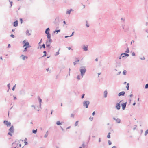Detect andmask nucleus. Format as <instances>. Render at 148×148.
<instances>
[{
    "label": "nucleus",
    "mask_w": 148,
    "mask_h": 148,
    "mask_svg": "<svg viewBox=\"0 0 148 148\" xmlns=\"http://www.w3.org/2000/svg\"><path fill=\"white\" fill-rule=\"evenodd\" d=\"M27 140L26 139H25V145H26L27 144V142H26V140Z\"/></svg>",
    "instance_id": "obj_48"
},
{
    "label": "nucleus",
    "mask_w": 148,
    "mask_h": 148,
    "mask_svg": "<svg viewBox=\"0 0 148 148\" xmlns=\"http://www.w3.org/2000/svg\"><path fill=\"white\" fill-rule=\"evenodd\" d=\"M21 57H22V59L23 60H24L25 59L27 58V56L23 55H22L21 56Z\"/></svg>",
    "instance_id": "obj_16"
},
{
    "label": "nucleus",
    "mask_w": 148,
    "mask_h": 148,
    "mask_svg": "<svg viewBox=\"0 0 148 148\" xmlns=\"http://www.w3.org/2000/svg\"><path fill=\"white\" fill-rule=\"evenodd\" d=\"M104 96L105 97H106L107 96V92L106 90L104 92Z\"/></svg>",
    "instance_id": "obj_18"
},
{
    "label": "nucleus",
    "mask_w": 148,
    "mask_h": 148,
    "mask_svg": "<svg viewBox=\"0 0 148 148\" xmlns=\"http://www.w3.org/2000/svg\"><path fill=\"white\" fill-rule=\"evenodd\" d=\"M126 53H129V50L128 48H127L126 50V51H125Z\"/></svg>",
    "instance_id": "obj_43"
},
{
    "label": "nucleus",
    "mask_w": 148,
    "mask_h": 148,
    "mask_svg": "<svg viewBox=\"0 0 148 148\" xmlns=\"http://www.w3.org/2000/svg\"><path fill=\"white\" fill-rule=\"evenodd\" d=\"M86 26L87 27H89V24L86 23Z\"/></svg>",
    "instance_id": "obj_44"
},
{
    "label": "nucleus",
    "mask_w": 148,
    "mask_h": 148,
    "mask_svg": "<svg viewBox=\"0 0 148 148\" xmlns=\"http://www.w3.org/2000/svg\"><path fill=\"white\" fill-rule=\"evenodd\" d=\"M83 49L85 51H86L87 50V47H84Z\"/></svg>",
    "instance_id": "obj_31"
},
{
    "label": "nucleus",
    "mask_w": 148,
    "mask_h": 148,
    "mask_svg": "<svg viewBox=\"0 0 148 148\" xmlns=\"http://www.w3.org/2000/svg\"><path fill=\"white\" fill-rule=\"evenodd\" d=\"M79 60L78 59H77L76 61H75V62H74V64L75 65L76 64V62H79Z\"/></svg>",
    "instance_id": "obj_29"
},
{
    "label": "nucleus",
    "mask_w": 148,
    "mask_h": 148,
    "mask_svg": "<svg viewBox=\"0 0 148 148\" xmlns=\"http://www.w3.org/2000/svg\"><path fill=\"white\" fill-rule=\"evenodd\" d=\"M124 26H125V25H122V29H124Z\"/></svg>",
    "instance_id": "obj_47"
},
{
    "label": "nucleus",
    "mask_w": 148,
    "mask_h": 148,
    "mask_svg": "<svg viewBox=\"0 0 148 148\" xmlns=\"http://www.w3.org/2000/svg\"><path fill=\"white\" fill-rule=\"evenodd\" d=\"M145 88H148V83L146 85Z\"/></svg>",
    "instance_id": "obj_39"
},
{
    "label": "nucleus",
    "mask_w": 148,
    "mask_h": 148,
    "mask_svg": "<svg viewBox=\"0 0 148 148\" xmlns=\"http://www.w3.org/2000/svg\"><path fill=\"white\" fill-rule=\"evenodd\" d=\"M101 74V73H98V76Z\"/></svg>",
    "instance_id": "obj_61"
},
{
    "label": "nucleus",
    "mask_w": 148,
    "mask_h": 148,
    "mask_svg": "<svg viewBox=\"0 0 148 148\" xmlns=\"http://www.w3.org/2000/svg\"><path fill=\"white\" fill-rule=\"evenodd\" d=\"M125 94V92H121L119 93L118 95L119 96H121L122 95L123 96Z\"/></svg>",
    "instance_id": "obj_14"
},
{
    "label": "nucleus",
    "mask_w": 148,
    "mask_h": 148,
    "mask_svg": "<svg viewBox=\"0 0 148 148\" xmlns=\"http://www.w3.org/2000/svg\"><path fill=\"white\" fill-rule=\"evenodd\" d=\"M128 29V28L125 29V30H124L125 32H127V31Z\"/></svg>",
    "instance_id": "obj_42"
},
{
    "label": "nucleus",
    "mask_w": 148,
    "mask_h": 148,
    "mask_svg": "<svg viewBox=\"0 0 148 148\" xmlns=\"http://www.w3.org/2000/svg\"><path fill=\"white\" fill-rule=\"evenodd\" d=\"M52 40L51 38L47 40L46 42V46H50V44L52 42Z\"/></svg>",
    "instance_id": "obj_3"
},
{
    "label": "nucleus",
    "mask_w": 148,
    "mask_h": 148,
    "mask_svg": "<svg viewBox=\"0 0 148 148\" xmlns=\"http://www.w3.org/2000/svg\"><path fill=\"white\" fill-rule=\"evenodd\" d=\"M110 132H109L108 134V135L107 136V138H110Z\"/></svg>",
    "instance_id": "obj_23"
},
{
    "label": "nucleus",
    "mask_w": 148,
    "mask_h": 148,
    "mask_svg": "<svg viewBox=\"0 0 148 148\" xmlns=\"http://www.w3.org/2000/svg\"><path fill=\"white\" fill-rule=\"evenodd\" d=\"M47 34V38L48 39L51 38V34L50 33Z\"/></svg>",
    "instance_id": "obj_21"
},
{
    "label": "nucleus",
    "mask_w": 148,
    "mask_h": 148,
    "mask_svg": "<svg viewBox=\"0 0 148 148\" xmlns=\"http://www.w3.org/2000/svg\"><path fill=\"white\" fill-rule=\"evenodd\" d=\"M148 133V130H147L145 132V135H146Z\"/></svg>",
    "instance_id": "obj_34"
},
{
    "label": "nucleus",
    "mask_w": 148,
    "mask_h": 148,
    "mask_svg": "<svg viewBox=\"0 0 148 148\" xmlns=\"http://www.w3.org/2000/svg\"><path fill=\"white\" fill-rule=\"evenodd\" d=\"M121 104L120 103H117L116 104V108L118 109L119 110L120 108V104Z\"/></svg>",
    "instance_id": "obj_12"
},
{
    "label": "nucleus",
    "mask_w": 148,
    "mask_h": 148,
    "mask_svg": "<svg viewBox=\"0 0 148 148\" xmlns=\"http://www.w3.org/2000/svg\"><path fill=\"white\" fill-rule=\"evenodd\" d=\"M129 56V55L128 54L126 53H121V57L124 58L125 56Z\"/></svg>",
    "instance_id": "obj_10"
},
{
    "label": "nucleus",
    "mask_w": 148,
    "mask_h": 148,
    "mask_svg": "<svg viewBox=\"0 0 148 148\" xmlns=\"http://www.w3.org/2000/svg\"><path fill=\"white\" fill-rule=\"evenodd\" d=\"M126 71H125V70L123 72V73L125 75H126Z\"/></svg>",
    "instance_id": "obj_32"
},
{
    "label": "nucleus",
    "mask_w": 148,
    "mask_h": 148,
    "mask_svg": "<svg viewBox=\"0 0 148 148\" xmlns=\"http://www.w3.org/2000/svg\"><path fill=\"white\" fill-rule=\"evenodd\" d=\"M20 20L21 21V23H22L23 21L22 19V18H20Z\"/></svg>",
    "instance_id": "obj_45"
},
{
    "label": "nucleus",
    "mask_w": 148,
    "mask_h": 148,
    "mask_svg": "<svg viewBox=\"0 0 148 148\" xmlns=\"http://www.w3.org/2000/svg\"><path fill=\"white\" fill-rule=\"evenodd\" d=\"M18 22L17 20H16L13 23V25L14 27H16L18 25Z\"/></svg>",
    "instance_id": "obj_9"
},
{
    "label": "nucleus",
    "mask_w": 148,
    "mask_h": 148,
    "mask_svg": "<svg viewBox=\"0 0 148 148\" xmlns=\"http://www.w3.org/2000/svg\"><path fill=\"white\" fill-rule=\"evenodd\" d=\"M80 71L82 75L83 76L85 73L86 69L85 68H84L81 69Z\"/></svg>",
    "instance_id": "obj_7"
},
{
    "label": "nucleus",
    "mask_w": 148,
    "mask_h": 148,
    "mask_svg": "<svg viewBox=\"0 0 148 148\" xmlns=\"http://www.w3.org/2000/svg\"><path fill=\"white\" fill-rule=\"evenodd\" d=\"M90 120L91 121H92L93 120V117H90L89 118Z\"/></svg>",
    "instance_id": "obj_33"
},
{
    "label": "nucleus",
    "mask_w": 148,
    "mask_h": 148,
    "mask_svg": "<svg viewBox=\"0 0 148 148\" xmlns=\"http://www.w3.org/2000/svg\"><path fill=\"white\" fill-rule=\"evenodd\" d=\"M8 0L10 2V4L11 5L10 7H11L12 6L13 2L12 1H11L10 0Z\"/></svg>",
    "instance_id": "obj_27"
},
{
    "label": "nucleus",
    "mask_w": 148,
    "mask_h": 148,
    "mask_svg": "<svg viewBox=\"0 0 148 148\" xmlns=\"http://www.w3.org/2000/svg\"><path fill=\"white\" fill-rule=\"evenodd\" d=\"M56 124L58 125H59L61 124V123L59 121H57L56 123Z\"/></svg>",
    "instance_id": "obj_24"
},
{
    "label": "nucleus",
    "mask_w": 148,
    "mask_h": 148,
    "mask_svg": "<svg viewBox=\"0 0 148 148\" xmlns=\"http://www.w3.org/2000/svg\"><path fill=\"white\" fill-rule=\"evenodd\" d=\"M50 31V29L49 28H47L45 30V33L46 34L50 33L49 32Z\"/></svg>",
    "instance_id": "obj_11"
},
{
    "label": "nucleus",
    "mask_w": 148,
    "mask_h": 148,
    "mask_svg": "<svg viewBox=\"0 0 148 148\" xmlns=\"http://www.w3.org/2000/svg\"><path fill=\"white\" fill-rule=\"evenodd\" d=\"M125 18H121V20L122 22H124L125 21Z\"/></svg>",
    "instance_id": "obj_30"
},
{
    "label": "nucleus",
    "mask_w": 148,
    "mask_h": 148,
    "mask_svg": "<svg viewBox=\"0 0 148 148\" xmlns=\"http://www.w3.org/2000/svg\"><path fill=\"white\" fill-rule=\"evenodd\" d=\"M112 148H116V147L115 146H114L112 147Z\"/></svg>",
    "instance_id": "obj_64"
},
{
    "label": "nucleus",
    "mask_w": 148,
    "mask_h": 148,
    "mask_svg": "<svg viewBox=\"0 0 148 148\" xmlns=\"http://www.w3.org/2000/svg\"><path fill=\"white\" fill-rule=\"evenodd\" d=\"M146 32L147 33H148V28L147 29H146Z\"/></svg>",
    "instance_id": "obj_52"
},
{
    "label": "nucleus",
    "mask_w": 148,
    "mask_h": 148,
    "mask_svg": "<svg viewBox=\"0 0 148 148\" xmlns=\"http://www.w3.org/2000/svg\"><path fill=\"white\" fill-rule=\"evenodd\" d=\"M89 104L88 101H85L84 103V106L86 108H88V105Z\"/></svg>",
    "instance_id": "obj_8"
},
{
    "label": "nucleus",
    "mask_w": 148,
    "mask_h": 148,
    "mask_svg": "<svg viewBox=\"0 0 148 148\" xmlns=\"http://www.w3.org/2000/svg\"><path fill=\"white\" fill-rule=\"evenodd\" d=\"M10 36L13 38H14L15 37L14 35L13 34H11L10 35Z\"/></svg>",
    "instance_id": "obj_41"
},
{
    "label": "nucleus",
    "mask_w": 148,
    "mask_h": 148,
    "mask_svg": "<svg viewBox=\"0 0 148 148\" xmlns=\"http://www.w3.org/2000/svg\"><path fill=\"white\" fill-rule=\"evenodd\" d=\"M129 84L128 83H127V86H126V87L127 90H129Z\"/></svg>",
    "instance_id": "obj_26"
},
{
    "label": "nucleus",
    "mask_w": 148,
    "mask_h": 148,
    "mask_svg": "<svg viewBox=\"0 0 148 148\" xmlns=\"http://www.w3.org/2000/svg\"><path fill=\"white\" fill-rule=\"evenodd\" d=\"M37 132V130H33V133L34 134L36 133Z\"/></svg>",
    "instance_id": "obj_35"
},
{
    "label": "nucleus",
    "mask_w": 148,
    "mask_h": 148,
    "mask_svg": "<svg viewBox=\"0 0 148 148\" xmlns=\"http://www.w3.org/2000/svg\"><path fill=\"white\" fill-rule=\"evenodd\" d=\"M15 88V86H14L13 87V88H12V90H13V91H14V88Z\"/></svg>",
    "instance_id": "obj_50"
},
{
    "label": "nucleus",
    "mask_w": 148,
    "mask_h": 148,
    "mask_svg": "<svg viewBox=\"0 0 148 148\" xmlns=\"http://www.w3.org/2000/svg\"><path fill=\"white\" fill-rule=\"evenodd\" d=\"M95 112H93L92 113V115H94V114H95Z\"/></svg>",
    "instance_id": "obj_56"
},
{
    "label": "nucleus",
    "mask_w": 148,
    "mask_h": 148,
    "mask_svg": "<svg viewBox=\"0 0 148 148\" xmlns=\"http://www.w3.org/2000/svg\"><path fill=\"white\" fill-rule=\"evenodd\" d=\"M26 34L27 36H30L31 35V34L29 32V30H27L26 31Z\"/></svg>",
    "instance_id": "obj_17"
},
{
    "label": "nucleus",
    "mask_w": 148,
    "mask_h": 148,
    "mask_svg": "<svg viewBox=\"0 0 148 148\" xmlns=\"http://www.w3.org/2000/svg\"><path fill=\"white\" fill-rule=\"evenodd\" d=\"M108 143H109V145H111V142H110V141H109Z\"/></svg>",
    "instance_id": "obj_53"
},
{
    "label": "nucleus",
    "mask_w": 148,
    "mask_h": 148,
    "mask_svg": "<svg viewBox=\"0 0 148 148\" xmlns=\"http://www.w3.org/2000/svg\"><path fill=\"white\" fill-rule=\"evenodd\" d=\"M71 117L74 118V114H71Z\"/></svg>",
    "instance_id": "obj_38"
},
{
    "label": "nucleus",
    "mask_w": 148,
    "mask_h": 148,
    "mask_svg": "<svg viewBox=\"0 0 148 148\" xmlns=\"http://www.w3.org/2000/svg\"><path fill=\"white\" fill-rule=\"evenodd\" d=\"M74 32H72V34L70 36H69V37H71V36H73V34H74Z\"/></svg>",
    "instance_id": "obj_40"
},
{
    "label": "nucleus",
    "mask_w": 148,
    "mask_h": 148,
    "mask_svg": "<svg viewBox=\"0 0 148 148\" xmlns=\"http://www.w3.org/2000/svg\"><path fill=\"white\" fill-rule=\"evenodd\" d=\"M148 25V22H146V25L147 26Z\"/></svg>",
    "instance_id": "obj_57"
},
{
    "label": "nucleus",
    "mask_w": 148,
    "mask_h": 148,
    "mask_svg": "<svg viewBox=\"0 0 148 148\" xmlns=\"http://www.w3.org/2000/svg\"><path fill=\"white\" fill-rule=\"evenodd\" d=\"M78 122H79L78 121H77L75 122V126H76L78 125Z\"/></svg>",
    "instance_id": "obj_25"
},
{
    "label": "nucleus",
    "mask_w": 148,
    "mask_h": 148,
    "mask_svg": "<svg viewBox=\"0 0 148 148\" xmlns=\"http://www.w3.org/2000/svg\"><path fill=\"white\" fill-rule=\"evenodd\" d=\"M10 132L8 133V134L12 136V133H13L14 132V129L13 126H12L9 129Z\"/></svg>",
    "instance_id": "obj_4"
},
{
    "label": "nucleus",
    "mask_w": 148,
    "mask_h": 148,
    "mask_svg": "<svg viewBox=\"0 0 148 148\" xmlns=\"http://www.w3.org/2000/svg\"><path fill=\"white\" fill-rule=\"evenodd\" d=\"M8 46H11L10 44H8Z\"/></svg>",
    "instance_id": "obj_62"
},
{
    "label": "nucleus",
    "mask_w": 148,
    "mask_h": 148,
    "mask_svg": "<svg viewBox=\"0 0 148 148\" xmlns=\"http://www.w3.org/2000/svg\"><path fill=\"white\" fill-rule=\"evenodd\" d=\"M136 102H134V103H133V105L134 106L136 104Z\"/></svg>",
    "instance_id": "obj_59"
},
{
    "label": "nucleus",
    "mask_w": 148,
    "mask_h": 148,
    "mask_svg": "<svg viewBox=\"0 0 148 148\" xmlns=\"http://www.w3.org/2000/svg\"><path fill=\"white\" fill-rule=\"evenodd\" d=\"M60 29H59V30H55L53 32L54 33H58V32H60Z\"/></svg>",
    "instance_id": "obj_22"
},
{
    "label": "nucleus",
    "mask_w": 148,
    "mask_h": 148,
    "mask_svg": "<svg viewBox=\"0 0 148 148\" xmlns=\"http://www.w3.org/2000/svg\"><path fill=\"white\" fill-rule=\"evenodd\" d=\"M133 96V95L132 94H131L130 95V97H132Z\"/></svg>",
    "instance_id": "obj_58"
},
{
    "label": "nucleus",
    "mask_w": 148,
    "mask_h": 148,
    "mask_svg": "<svg viewBox=\"0 0 148 148\" xmlns=\"http://www.w3.org/2000/svg\"><path fill=\"white\" fill-rule=\"evenodd\" d=\"M43 53L44 54L43 56H46V52L45 51L43 52Z\"/></svg>",
    "instance_id": "obj_37"
},
{
    "label": "nucleus",
    "mask_w": 148,
    "mask_h": 148,
    "mask_svg": "<svg viewBox=\"0 0 148 148\" xmlns=\"http://www.w3.org/2000/svg\"><path fill=\"white\" fill-rule=\"evenodd\" d=\"M40 46H45V45L44 44H43L42 45Z\"/></svg>",
    "instance_id": "obj_51"
},
{
    "label": "nucleus",
    "mask_w": 148,
    "mask_h": 148,
    "mask_svg": "<svg viewBox=\"0 0 148 148\" xmlns=\"http://www.w3.org/2000/svg\"><path fill=\"white\" fill-rule=\"evenodd\" d=\"M127 103V102H123V101H121L119 102V103H120L121 104V106H122L123 109V110H124L125 109Z\"/></svg>",
    "instance_id": "obj_2"
},
{
    "label": "nucleus",
    "mask_w": 148,
    "mask_h": 148,
    "mask_svg": "<svg viewBox=\"0 0 148 148\" xmlns=\"http://www.w3.org/2000/svg\"><path fill=\"white\" fill-rule=\"evenodd\" d=\"M39 101H40V103H41V102H42V100H41V99L40 98H39Z\"/></svg>",
    "instance_id": "obj_49"
},
{
    "label": "nucleus",
    "mask_w": 148,
    "mask_h": 148,
    "mask_svg": "<svg viewBox=\"0 0 148 148\" xmlns=\"http://www.w3.org/2000/svg\"><path fill=\"white\" fill-rule=\"evenodd\" d=\"M4 123L8 126H9L11 125V123L10 122H8L7 121H4L3 122Z\"/></svg>",
    "instance_id": "obj_6"
},
{
    "label": "nucleus",
    "mask_w": 148,
    "mask_h": 148,
    "mask_svg": "<svg viewBox=\"0 0 148 148\" xmlns=\"http://www.w3.org/2000/svg\"><path fill=\"white\" fill-rule=\"evenodd\" d=\"M85 148V144L83 143L81 147H79V148Z\"/></svg>",
    "instance_id": "obj_19"
},
{
    "label": "nucleus",
    "mask_w": 148,
    "mask_h": 148,
    "mask_svg": "<svg viewBox=\"0 0 148 148\" xmlns=\"http://www.w3.org/2000/svg\"><path fill=\"white\" fill-rule=\"evenodd\" d=\"M8 87L9 88H10V84H8Z\"/></svg>",
    "instance_id": "obj_55"
},
{
    "label": "nucleus",
    "mask_w": 148,
    "mask_h": 148,
    "mask_svg": "<svg viewBox=\"0 0 148 148\" xmlns=\"http://www.w3.org/2000/svg\"><path fill=\"white\" fill-rule=\"evenodd\" d=\"M127 43H126V46H128V45H130V44H131L132 43V42H130V41L128 42H127Z\"/></svg>",
    "instance_id": "obj_20"
},
{
    "label": "nucleus",
    "mask_w": 148,
    "mask_h": 148,
    "mask_svg": "<svg viewBox=\"0 0 148 148\" xmlns=\"http://www.w3.org/2000/svg\"><path fill=\"white\" fill-rule=\"evenodd\" d=\"M63 22L64 24H66V22L65 21H64Z\"/></svg>",
    "instance_id": "obj_54"
},
{
    "label": "nucleus",
    "mask_w": 148,
    "mask_h": 148,
    "mask_svg": "<svg viewBox=\"0 0 148 148\" xmlns=\"http://www.w3.org/2000/svg\"><path fill=\"white\" fill-rule=\"evenodd\" d=\"M81 77V76L80 75H78L77 76V79H78V80H80V77Z\"/></svg>",
    "instance_id": "obj_36"
},
{
    "label": "nucleus",
    "mask_w": 148,
    "mask_h": 148,
    "mask_svg": "<svg viewBox=\"0 0 148 148\" xmlns=\"http://www.w3.org/2000/svg\"><path fill=\"white\" fill-rule=\"evenodd\" d=\"M114 119L116 121V122L118 123H120V120L118 118L116 119L115 118H114Z\"/></svg>",
    "instance_id": "obj_13"
},
{
    "label": "nucleus",
    "mask_w": 148,
    "mask_h": 148,
    "mask_svg": "<svg viewBox=\"0 0 148 148\" xmlns=\"http://www.w3.org/2000/svg\"><path fill=\"white\" fill-rule=\"evenodd\" d=\"M72 10V9H70L69 10H67L66 11V14L69 15L70 14Z\"/></svg>",
    "instance_id": "obj_15"
},
{
    "label": "nucleus",
    "mask_w": 148,
    "mask_h": 148,
    "mask_svg": "<svg viewBox=\"0 0 148 148\" xmlns=\"http://www.w3.org/2000/svg\"><path fill=\"white\" fill-rule=\"evenodd\" d=\"M84 95H85V94H83L82 95V99H83V98H84Z\"/></svg>",
    "instance_id": "obj_46"
},
{
    "label": "nucleus",
    "mask_w": 148,
    "mask_h": 148,
    "mask_svg": "<svg viewBox=\"0 0 148 148\" xmlns=\"http://www.w3.org/2000/svg\"><path fill=\"white\" fill-rule=\"evenodd\" d=\"M42 42V39H41L40 42L38 43L39 46H40L41 45H40V43Z\"/></svg>",
    "instance_id": "obj_28"
},
{
    "label": "nucleus",
    "mask_w": 148,
    "mask_h": 148,
    "mask_svg": "<svg viewBox=\"0 0 148 148\" xmlns=\"http://www.w3.org/2000/svg\"><path fill=\"white\" fill-rule=\"evenodd\" d=\"M95 60L97 62L98 61V59L97 58H96L95 59Z\"/></svg>",
    "instance_id": "obj_60"
},
{
    "label": "nucleus",
    "mask_w": 148,
    "mask_h": 148,
    "mask_svg": "<svg viewBox=\"0 0 148 148\" xmlns=\"http://www.w3.org/2000/svg\"><path fill=\"white\" fill-rule=\"evenodd\" d=\"M23 140H20L18 142H13L12 145V148H21L22 144H23Z\"/></svg>",
    "instance_id": "obj_1"
},
{
    "label": "nucleus",
    "mask_w": 148,
    "mask_h": 148,
    "mask_svg": "<svg viewBox=\"0 0 148 148\" xmlns=\"http://www.w3.org/2000/svg\"><path fill=\"white\" fill-rule=\"evenodd\" d=\"M68 37H69V36H65V38H67Z\"/></svg>",
    "instance_id": "obj_63"
},
{
    "label": "nucleus",
    "mask_w": 148,
    "mask_h": 148,
    "mask_svg": "<svg viewBox=\"0 0 148 148\" xmlns=\"http://www.w3.org/2000/svg\"><path fill=\"white\" fill-rule=\"evenodd\" d=\"M23 43L24 44L23 46H30L29 43L28 42H26L25 40L23 42Z\"/></svg>",
    "instance_id": "obj_5"
}]
</instances>
